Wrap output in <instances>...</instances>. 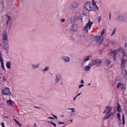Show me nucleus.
I'll list each match as a JSON object with an SVG mask.
<instances>
[{"instance_id":"2","label":"nucleus","mask_w":127,"mask_h":127,"mask_svg":"<svg viewBox=\"0 0 127 127\" xmlns=\"http://www.w3.org/2000/svg\"><path fill=\"white\" fill-rule=\"evenodd\" d=\"M102 63V61L100 59H97L91 61V64H89V66H96V67H99L101 64Z\"/></svg>"},{"instance_id":"54","label":"nucleus","mask_w":127,"mask_h":127,"mask_svg":"<svg viewBox=\"0 0 127 127\" xmlns=\"http://www.w3.org/2000/svg\"><path fill=\"white\" fill-rule=\"evenodd\" d=\"M76 98L77 97L75 96V97L73 98V101H75Z\"/></svg>"},{"instance_id":"45","label":"nucleus","mask_w":127,"mask_h":127,"mask_svg":"<svg viewBox=\"0 0 127 127\" xmlns=\"http://www.w3.org/2000/svg\"><path fill=\"white\" fill-rule=\"evenodd\" d=\"M125 47L126 49H127V43H126L125 44Z\"/></svg>"},{"instance_id":"4","label":"nucleus","mask_w":127,"mask_h":127,"mask_svg":"<svg viewBox=\"0 0 127 127\" xmlns=\"http://www.w3.org/2000/svg\"><path fill=\"white\" fill-rule=\"evenodd\" d=\"M93 24V22H91L89 20L88 22L86 24L85 27L83 28V30H85L87 33L89 32V29H91L92 27V25Z\"/></svg>"},{"instance_id":"34","label":"nucleus","mask_w":127,"mask_h":127,"mask_svg":"<svg viewBox=\"0 0 127 127\" xmlns=\"http://www.w3.org/2000/svg\"><path fill=\"white\" fill-rule=\"evenodd\" d=\"M117 119L119 121H121V114H120V113H117Z\"/></svg>"},{"instance_id":"39","label":"nucleus","mask_w":127,"mask_h":127,"mask_svg":"<svg viewBox=\"0 0 127 127\" xmlns=\"http://www.w3.org/2000/svg\"><path fill=\"white\" fill-rule=\"evenodd\" d=\"M7 21H9V20H10V19H11V17L10 16L7 15Z\"/></svg>"},{"instance_id":"15","label":"nucleus","mask_w":127,"mask_h":127,"mask_svg":"<svg viewBox=\"0 0 127 127\" xmlns=\"http://www.w3.org/2000/svg\"><path fill=\"white\" fill-rule=\"evenodd\" d=\"M122 74L124 78L127 81V70L122 68Z\"/></svg>"},{"instance_id":"20","label":"nucleus","mask_w":127,"mask_h":127,"mask_svg":"<svg viewBox=\"0 0 127 127\" xmlns=\"http://www.w3.org/2000/svg\"><path fill=\"white\" fill-rule=\"evenodd\" d=\"M76 18L77 20H81L82 21L83 20V15L81 14H79L77 17Z\"/></svg>"},{"instance_id":"29","label":"nucleus","mask_w":127,"mask_h":127,"mask_svg":"<svg viewBox=\"0 0 127 127\" xmlns=\"http://www.w3.org/2000/svg\"><path fill=\"white\" fill-rule=\"evenodd\" d=\"M121 53L123 54L122 57H125L127 56V55H126V51H125V50L124 49H121Z\"/></svg>"},{"instance_id":"37","label":"nucleus","mask_w":127,"mask_h":127,"mask_svg":"<svg viewBox=\"0 0 127 127\" xmlns=\"http://www.w3.org/2000/svg\"><path fill=\"white\" fill-rule=\"evenodd\" d=\"M101 20H102V17H101V16H100L99 17H98V23H100V22H101Z\"/></svg>"},{"instance_id":"28","label":"nucleus","mask_w":127,"mask_h":127,"mask_svg":"<svg viewBox=\"0 0 127 127\" xmlns=\"http://www.w3.org/2000/svg\"><path fill=\"white\" fill-rule=\"evenodd\" d=\"M70 21L71 23H72V22H74V21H76V17L72 16L70 19Z\"/></svg>"},{"instance_id":"59","label":"nucleus","mask_w":127,"mask_h":127,"mask_svg":"<svg viewBox=\"0 0 127 127\" xmlns=\"http://www.w3.org/2000/svg\"><path fill=\"white\" fill-rule=\"evenodd\" d=\"M5 118V119H8V118L7 117V116H6Z\"/></svg>"},{"instance_id":"31","label":"nucleus","mask_w":127,"mask_h":127,"mask_svg":"<svg viewBox=\"0 0 127 127\" xmlns=\"http://www.w3.org/2000/svg\"><path fill=\"white\" fill-rule=\"evenodd\" d=\"M66 9L68 11H71V10H74V9H73V8L71 6H68L67 7Z\"/></svg>"},{"instance_id":"11","label":"nucleus","mask_w":127,"mask_h":127,"mask_svg":"<svg viewBox=\"0 0 127 127\" xmlns=\"http://www.w3.org/2000/svg\"><path fill=\"white\" fill-rule=\"evenodd\" d=\"M78 25L73 24L70 27V30H71V31H73V32H75V31L78 30Z\"/></svg>"},{"instance_id":"26","label":"nucleus","mask_w":127,"mask_h":127,"mask_svg":"<svg viewBox=\"0 0 127 127\" xmlns=\"http://www.w3.org/2000/svg\"><path fill=\"white\" fill-rule=\"evenodd\" d=\"M47 123L48 124H49V125H51L52 126H54V127H56V124H55L54 122H51V121H47Z\"/></svg>"},{"instance_id":"63","label":"nucleus","mask_w":127,"mask_h":127,"mask_svg":"<svg viewBox=\"0 0 127 127\" xmlns=\"http://www.w3.org/2000/svg\"><path fill=\"white\" fill-rule=\"evenodd\" d=\"M120 125H121V123H120Z\"/></svg>"},{"instance_id":"49","label":"nucleus","mask_w":127,"mask_h":127,"mask_svg":"<svg viewBox=\"0 0 127 127\" xmlns=\"http://www.w3.org/2000/svg\"><path fill=\"white\" fill-rule=\"evenodd\" d=\"M122 49L121 48H119L118 49V51H122Z\"/></svg>"},{"instance_id":"52","label":"nucleus","mask_w":127,"mask_h":127,"mask_svg":"<svg viewBox=\"0 0 127 127\" xmlns=\"http://www.w3.org/2000/svg\"><path fill=\"white\" fill-rule=\"evenodd\" d=\"M14 122H16V124H17L18 122L17 121V120H16L14 118Z\"/></svg>"},{"instance_id":"42","label":"nucleus","mask_w":127,"mask_h":127,"mask_svg":"<svg viewBox=\"0 0 127 127\" xmlns=\"http://www.w3.org/2000/svg\"><path fill=\"white\" fill-rule=\"evenodd\" d=\"M17 125H18V126L19 127H22V125H21V124H20V123L18 122L16 123Z\"/></svg>"},{"instance_id":"55","label":"nucleus","mask_w":127,"mask_h":127,"mask_svg":"<svg viewBox=\"0 0 127 127\" xmlns=\"http://www.w3.org/2000/svg\"><path fill=\"white\" fill-rule=\"evenodd\" d=\"M34 107H35V109H39V107H38L34 106Z\"/></svg>"},{"instance_id":"16","label":"nucleus","mask_w":127,"mask_h":127,"mask_svg":"<svg viewBox=\"0 0 127 127\" xmlns=\"http://www.w3.org/2000/svg\"><path fill=\"white\" fill-rule=\"evenodd\" d=\"M113 115H114V114H113V113H110V114H106V115L103 118L104 121L108 120V119H110V117H111V116H113Z\"/></svg>"},{"instance_id":"12","label":"nucleus","mask_w":127,"mask_h":127,"mask_svg":"<svg viewBox=\"0 0 127 127\" xmlns=\"http://www.w3.org/2000/svg\"><path fill=\"white\" fill-rule=\"evenodd\" d=\"M126 63H127V60L124 59V57H122V62L121 64V66L122 68V69H125V67H126Z\"/></svg>"},{"instance_id":"5","label":"nucleus","mask_w":127,"mask_h":127,"mask_svg":"<svg viewBox=\"0 0 127 127\" xmlns=\"http://www.w3.org/2000/svg\"><path fill=\"white\" fill-rule=\"evenodd\" d=\"M2 95H4L5 96H9L11 95V92H10V90H9V88L6 87L2 90Z\"/></svg>"},{"instance_id":"61","label":"nucleus","mask_w":127,"mask_h":127,"mask_svg":"<svg viewBox=\"0 0 127 127\" xmlns=\"http://www.w3.org/2000/svg\"><path fill=\"white\" fill-rule=\"evenodd\" d=\"M91 85V83L88 84V86H90Z\"/></svg>"},{"instance_id":"60","label":"nucleus","mask_w":127,"mask_h":127,"mask_svg":"<svg viewBox=\"0 0 127 127\" xmlns=\"http://www.w3.org/2000/svg\"><path fill=\"white\" fill-rule=\"evenodd\" d=\"M71 40H74V38H71Z\"/></svg>"},{"instance_id":"53","label":"nucleus","mask_w":127,"mask_h":127,"mask_svg":"<svg viewBox=\"0 0 127 127\" xmlns=\"http://www.w3.org/2000/svg\"><path fill=\"white\" fill-rule=\"evenodd\" d=\"M80 83H81L82 84H84V80H81Z\"/></svg>"},{"instance_id":"13","label":"nucleus","mask_w":127,"mask_h":127,"mask_svg":"<svg viewBox=\"0 0 127 127\" xmlns=\"http://www.w3.org/2000/svg\"><path fill=\"white\" fill-rule=\"evenodd\" d=\"M61 75L60 74H57L56 75V78H55V85H57V84H58L59 83V81L61 80Z\"/></svg>"},{"instance_id":"21","label":"nucleus","mask_w":127,"mask_h":127,"mask_svg":"<svg viewBox=\"0 0 127 127\" xmlns=\"http://www.w3.org/2000/svg\"><path fill=\"white\" fill-rule=\"evenodd\" d=\"M119 88H121V89L124 88V86H123V83L121 82H119L117 85V89H119Z\"/></svg>"},{"instance_id":"7","label":"nucleus","mask_w":127,"mask_h":127,"mask_svg":"<svg viewBox=\"0 0 127 127\" xmlns=\"http://www.w3.org/2000/svg\"><path fill=\"white\" fill-rule=\"evenodd\" d=\"M95 40L97 43H99V44H102L104 40V38H103V36L100 35L97 36L95 37Z\"/></svg>"},{"instance_id":"36","label":"nucleus","mask_w":127,"mask_h":127,"mask_svg":"<svg viewBox=\"0 0 127 127\" xmlns=\"http://www.w3.org/2000/svg\"><path fill=\"white\" fill-rule=\"evenodd\" d=\"M116 28H115L113 30L112 33L111 34V36H113V35H114V34L116 33Z\"/></svg>"},{"instance_id":"19","label":"nucleus","mask_w":127,"mask_h":127,"mask_svg":"<svg viewBox=\"0 0 127 127\" xmlns=\"http://www.w3.org/2000/svg\"><path fill=\"white\" fill-rule=\"evenodd\" d=\"M117 112L118 113H121L122 112V107H121V105L120 103H117Z\"/></svg>"},{"instance_id":"24","label":"nucleus","mask_w":127,"mask_h":127,"mask_svg":"<svg viewBox=\"0 0 127 127\" xmlns=\"http://www.w3.org/2000/svg\"><path fill=\"white\" fill-rule=\"evenodd\" d=\"M111 54H113V55H112V56L114 58V60H115V59H116V56H117V51H112Z\"/></svg>"},{"instance_id":"27","label":"nucleus","mask_w":127,"mask_h":127,"mask_svg":"<svg viewBox=\"0 0 127 127\" xmlns=\"http://www.w3.org/2000/svg\"><path fill=\"white\" fill-rule=\"evenodd\" d=\"M11 64L10 63V62H7L6 64V67L7 68V69H10V65Z\"/></svg>"},{"instance_id":"38","label":"nucleus","mask_w":127,"mask_h":127,"mask_svg":"<svg viewBox=\"0 0 127 127\" xmlns=\"http://www.w3.org/2000/svg\"><path fill=\"white\" fill-rule=\"evenodd\" d=\"M105 34V29H103L102 31H101V36H103V35Z\"/></svg>"},{"instance_id":"6","label":"nucleus","mask_w":127,"mask_h":127,"mask_svg":"<svg viewBox=\"0 0 127 127\" xmlns=\"http://www.w3.org/2000/svg\"><path fill=\"white\" fill-rule=\"evenodd\" d=\"M81 4H80L79 1H74L71 4V7H72L73 9H77L80 6Z\"/></svg>"},{"instance_id":"18","label":"nucleus","mask_w":127,"mask_h":127,"mask_svg":"<svg viewBox=\"0 0 127 127\" xmlns=\"http://www.w3.org/2000/svg\"><path fill=\"white\" fill-rule=\"evenodd\" d=\"M67 110H70V111H71V112L73 113H70L71 117L75 116V112H76V111L75 110V109L74 108H67Z\"/></svg>"},{"instance_id":"14","label":"nucleus","mask_w":127,"mask_h":127,"mask_svg":"<svg viewBox=\"0 0 127 127\" xmlns=\"http://www.w3.org/2000/svg\"><path fill=\"white\" fill-rule=\"evenodd\" d=\"M117 21H119V22H126V19L124 16H119L117 19Z\"/></svg>"},{"instance_id":"17","label":"nucleus","mask_w":127,"mask_h":127,"mask_svg":"<svg viewBox=\"0 0 127 127\" xmlns=\"http://www.w3.org/2000/svg\"><path fill=\"white\" fill-rule=\"evenodd\" d=\"M6 104L8 106H12V105H14L15 103L14 101L10 99L6 101Z\"/></svg>"},{"instance_id":"40","label":"nucleus","mask_w":127,"mask_h":127,"mask_svg":"<svg viewBox=\"0 0 127 127\" xmlns=\"http://www.w3.org/2000/svg\"><path fill=\"white\" fill-rule=\"evenodd\" d=\"M61 22H63V23L65 22L66 21V19H65L64 18L62 19H61Z\"/></svg>"},{"instance_id":"23","label":"nucleus","mask_w":127,"mask_h":127,"mask_svg":"<svg viewBox=\"0 0 127 127\" xmlns=\"http://www.w3.org/2000/svg\"><path fill=\"white\" fill-rule=\"evenodd\" d=\"M111 64V61L109 60V59H107L105 62V64L106 66H109Z\"/></svg>"},{"instance_id":"44","label":"nucleus","mask_w":127,"mask_h":127,"mask_svg":"<svg viewBox=\"0 0 127 127\" xmlns=\"http://www.w3.org/2000/svg\"><path fill=\"white\" fill-rule=\"evenodd\" d=\"M58 124H59L60 125H64V124H65V122H59Z\"/></svg>"},{"instance_id":"35","label":"nucleus","mask_w":127,"mask_h":127,"mask_svg":"<svg viewBox=\"0 0 127 127\" xmlns=\"http://www.w3.org/2000/svg\"><path fill=\"white\" fill-rule=\"evenodd\" d=\"M48 68H49V67H48V66L46 67V68H45L42 70L43 72V73H45V72L48 71Z\"/></svg>"},{"instance_id":"10","label":"nucleus","mask_w":127,"mask_h":127,"mask_svg":"<svg viewBox=\"0 0 127 127\" xmlns=\"http://www.w3.org/2000/svg\"><path fill=\"white\" fill-rule=\"evenodd\" d=\"M61 59L63 61H64L65 63H68L70 61V58L67 56H62L61 57Z\"/></svg>"},{"instance_id":"58","label":"nucleus","mask_w":127,"mask_h":127,"mask_svg":"<svg viewBox=\"0 0 127 127\" xmlns=\"http://www.w3.org/2000/svg\"><path fill=\"white\" fill-rule=\"evenodd\" d=\"M70 123H73V120H71L70 121Z\"/></svg>"},{"instance_id":"8","label":"nucleus","mask_w":127,"mask_h":127,"mask_svg":"<svg viewBox=\"0 0 127 127\" xmlns=\"http://www.w3.org/2000/svg\"><path fill=\"white\" fill-rule=\"evenodd\" d=\"M113 110V107L106 106V110H104L103 112V114H106V115H109L110 113L112 112Z\"/></svg>"},{"instance_id":"32","label":"nucleus","mask_w":127,"mask_h":127,"mask_svg":"<svg viewBox=\"0 0 127 127\" xmlns=\"http://www.w3.org/2000/svg\"><path fill=\"white\" fill-rule=\"evenodd\" d=\"M122 121H123V125H125V115L124 114L122 115Z\"/></svg>"},{"instance_id":"64","label":"nucleus","mask_w":127,"mask_h":127,"mask_svg":"<svg viewBox=\"0 0 127 127\" xmlns=\"http://www.w3.org/2000/svg\"><path fill=\"white\" fill-rule=\"evenodd\" d=\"M62 117H63V116H62Z\"/></svg>"},{"instance_id":"43","label":"nucleus","mask_w":127,"mask_h":127,"mask_svg":"<svg viewBox=\"0 0 127 127\" xmlns=\"http://www.w3.org/2000/svg\"><path fill=\"white\" fill-rule=\"evenodd\" d=\"M82 87H84V84H80V85H79V89L82 88Z\"/></svg>"},{"instance_id":"30","label":"nucleus","mask_w":127,"mask_h":127,"mask_svg":"<svg viewBox=\"0 0 127 127\" xmlns=\"http://www.w3.org/2000/svg\"><path fill=\"white\" fill-rule=\"evenodd\" d=\"M90 69H91V66L89 65H87L84 67V69L85 71H90Z\"/></svg>"},{"instance_id":"56","label":"nucleus","mask_w":127,"mask_h":127,"mask_svg":"<svg viewBox=\"0 0 127 127\" xmlns=\"http://www.w3.org/2000/svg\"><path fill=\"white\" fill-rule=\"evenodd\" d=\"M109 19H111V13L109 14Z\"/></svg>"},{"instance_id":"48","label":"nucleus","mask_w":127,"mask_h":127,"mask_svg":"<svg viewBox=\"0 0 127 127\" xmlns=\"http://www.w3.org/2000/svg\"><path fill=\"white\" fill-rule=\"evenodd\" d=\"M37 127V125H36V123L34 124V126L32 127Z\"/></svg>"},{"instance_id":"22","label":"nucleus","mask_w":127,"mask_h":127,"mask_svg":"<svg viewBox=\"0 0 127 127\" xmlns=\"http://www.w3.org/2000/svg\"><path fill=\"white\" fill-rule=\"evenodd\" d=\"M32 69H34L36 68H38L40 66V64H32Z\"/></svg>"},{"instance_id":"33","label":"nucleus","mask_w":127,"mask_h":127,"mask_svg":"<svg viewBox=\"0 0 127 127\" xmlns=\"http://www.w3.org/2000/svg\"><path fill=\"white\" fill-rule=\"evenodd\" d=\"M8 47H6L4 48V50H5V51L6 52L7 54H8Z\"/></svg>"},{"instance_id":"9","label":"nucleus","mask_w":127,"mask_h":127,"mask_svg":"<svg viewBox=\"0 0 127 127\" xmlns=\"http://www.w3.org/2000/svg\"><path fill=\"white\" fill-rule=\"evenodd\" d=\"M0 63L1 64V67L3 71L5 72V69L4 68V65L3 64V59H2V56L1 55V52L0 51Z\"/></svg>"},{"instance_id":"3","label":"nucleus","mask_w":127,"mask_h":127,"mask_svg":"<svg viewBox=\"0 0 127 127\" xmlns=\"http://www.w3.org/2000/svg\"><path fill=\"white\" fill-rule=\"evenodd\" d=\"M7 37V32H6V31H3V33H2V42L3 44H6L7 43V41L8 40Z\"/></svg>"},{"instance_id":"1","label":"nucleus","mask_w":127,"mask_h":127,"mask_svg":"<svg viewBox=\"0 0 127 127\" xmlns=\"http://www.w3.org/2000/svg\"><path fill=\"white\" fill-rule=\"evenodd\" d=\"M84 7L87 11H92L96 9L99 11V7L97 6V4L95 2L94 0H92V2H86L84 4Z\"/></svg>"},{"instance_id":"25","label":"nucleus","mask_w":127,"mask_h":127,"mask_svg":"<svg viewBox=\"0 0 127 127\" xmlns=\"http://www.w3.org/2000/svg\"><path fill=\"white\" fill-rule=\"evenodd\" d=\"M90 56H88L87 57H86L84 60H83V63H86V62H87V61H89L90 60Z\"/></svg>"},{"instance_id":"50","label":"nucleus","mask_w":127,"mask_h":127,"mask_svg":"<svg viewBox=\"0 0 127 127\" xmlns=\"http://www.w3.org/2000/svg\"><path fill=\"white\" fill-rule=\"evenodd\" d=\"M81 94H82V93H81V92L78 93V94H77V95L76 96V97H77L80 96V95H81Z\"/></svg>"},{"instance_id":"62","label":"nucleus","mask_w":127,"mask_h":127,"mask_svg":"<svg viewBox=\"0 0 127 127\" xmlns=\"http://www.w3.org/2000/svg\"><path fill=\"white\" fill-rule=\"evenodd\" d=\"M1 46V43H0V46Z\"/></svg>"},{"instance_id":"57","label":"nucleus","mask_w":127,"mask_h":127,"mask_svg":"<svg viewBox=\"0 0 127 127\" xmlns=\"http://www.w3.org/2000/svg\"><path fill=\"white\" fill-rule=\"evenodd\" d=\"M8 22H9V21H6V25H7L8 24Z\"/></svg>"},{"instance_id":"46","label":"nucleus","mask_w":127,"mask_h":127,"mask_svg":"<svg viewBox=\"0 0 127 127\" xmlns=\"http://www.w3.org/2000/svg\"><path fill=\"white\" fill-rule=\"evenodd\" d=\"M1 125L2 126V127H4V123L3 122L1 123Z\"/></svg>"},{"instance_id":"47","label":"nucleus","mask_w":127,"mask_h":127,"mask_svg":"<svg viewBox=\"0 0 127 127\" xmlns=\"http://www.w3.org/2000/svg\"><path fill=\"white\" fill-rule=\"evenodd\" d=\"M52 116H53V117H54V118H55V119H56V120H57V116H56L54 115H53Z\"/></svg>"},{"instance_id":"51","label":"nucleus","mask_w":127,"mask_h":127,"mask_svg":"<svg viewBox=\"0 0 127 127\" xmlns=\"http://www.w3.org/2000/svg\"><path fill=\"white\" fill-rule=\"evenodd\" d=\"M49 119L50 120H54L55 119L54 118H53V117H49Z\"/></svg>"},{"instance_id":"41","label":"nucleus","mask_w":127,"mask_h":127,"mask_svg":"<svg viewBox=\"0 0 127 127\" xmlns=\"http://www.w3.org/2000/svg\"><path fill=\"white\" fill-rule=\"evenodd\" d=\"M2 80L3 81H4V82H5V81H6V77H5V76H4L2 77Z\"/></svg>"}]
</instances>
